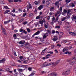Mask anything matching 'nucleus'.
<instances>
[{
	"mask_svg": "<svg viewBox=\"0 0 76 76\" xmlns=\"http://www.w3.org/2000/svg\"><path fill=\"white\" fill-rule=\"evenodd\" d=\"M58 63H59V61H57L55 63L51 62L50 63L47 64V63L45 62L43 64V66H44L45 67L50 66V65H51V64H55V65L56 66V65H57V64H58Z\"/></svg>",
	"mask_w": 76,
	"mask_h": 76,
	"instance_id": "f257e3e1",
	"label": "nucleus"
},
{
	"mask_svg": "<svg viewBox=\"0 0 76 76\" xmlns=\"http://www.w3.org/2000/svg\"><path fill=\"white\" fill-rule=\"evenodd\" d=\"M76 60V58L75 57H73L72 58L70 59L67 60V61H68L70 62V64L71 65H73V64H75L76 62V61H72V60Z\"/></svg>",
	"mask_w": 76,
	"mask_h": 76,
	"instance_id": "f03ea898",
	"label": "nucleus"
},
{
	"mask_svg": "<svg viewBox=\"0 0 76 76\" xmlns=\"http://www.w3.org/2000/svg\"><path fill=\"white\" fill-rule=\"evenodd\" d=\"M28 5H27V11H29V9H31V8H32V6H31V4H30V3L29 2H28Z\"/></svg>",
	"mask_w": 76,
	"mask_h": 76,
	"instance_id": "7ed1b4c3",
	"label": "nucleus"
},
{
	"mask_svg": "<svg viewBox=\"0 0 76 76\" xmlns=\"http://www.w3.org/2000/svg\"><path fill=\"white\" fill-rule=\"evenodd\" d=\"M70 18V15H69V14H68L67 15V16L66 18H64L62 19V21H64L65 20V19H69V18Z\"/></svg>",
	"mask_w": 76,
	"mask_h": 76,
	"instance_id": "20e7f679",
	"label": "nucleus"
},
{
	"mask_svg": "<svg viewBox=\"0 0 76 76\" xmlns=\"http://www.w3.org/2000/svg\"><path fill=\"white\" fill-rule=\"evenodd\" d=\"M52 39L53 41H56L58 39V37H57V36H54Z\"/></svg>",
	"mask_w": 76,
	"mask_h": 76,
	"instance_id": "39448f33",
	"label": "nucleus"
},
{
	"mask_svg": "<svg viewBox=\"0 0 76 76\" xmlns=\"http://www.w3.org/2000/svg\"><path fill=\"white\" fill-rule=\"evenodd\" d=\"M44 35L43 37V39H45V38H47V36H48V33H45V34H44Z\"/></svg>",
	"mask_w": 76,
	"mask_h": 76,
	"instance_id": "423d86ee",
	"label": "nucleus"
},
{
	"mask_svg": "<svg viewBox=\"0 0 76 76\" xmlns=\"http://www.w3.org/2000/svg\"><path fill=\"white\" fill-rule=\"evenodd\" d=\"M20 32H23L24 34H27V32L25 31L22 28H21L20 30Z\"/></svg>",
	"mask_w": 76,
	"mask_h": 76,
	"instance_id": "0eeeda50",
	"label": "nucleus"
},
{
	"mask_svg": "<svg viewBox=\"0 0 76 76\" xmlns=\"http://www.w3.org/2000/svg\"><path fill=\"white\" fill-rule=\"evenodd\" d=\"M6 61V59L5 58H3L1 60H0V63H4Z\"/></svg>",
	"mask_w": 76,
	"mask_h": 76,
	"instance_id": "6e6552de",
	"label": "nucleus"
},
{
	"mask_svg": "<svg viewBox=\"0 0 76 76\" xmlns=\"http://www.w3.org/2000/svg\"><path fill=\"white\" fill-rule=\"evenodd\" d=\"M25 41L24 40L21 41L19 42V44H21L22 45V44H25Z\"/></svg>",
	"mask_w": 76,
	"mask_h": 76,
	"instance_id": "1a4fd4ad",
	"label": "nucleus"
},
{
	"mask_svg": "<svg viewBox=\"0 0 76 76\" xmlns=\"http://www.w3.org/2000/svg\"><path fill=\"white\" fill-rule=\"evenodd\" d=\"M69 6L70 7H75V5L73 3H71L69 4Z\"/></svg>",
	"mask_w": 76,
	"mask_h": 76,
	"instance_id": "9d476101",
	"label": "nucleus"
},
{
	"mask_svg": "<svg viewBox=\"0 0 76 76\" xmlns=\"http://www.w3.org/2000/svg\"><path fill=\"white\" fill-rule=\"evenodd\" d=\"M65 29H71V26H67V27H65Z\"/></svg>",
	"mask_w": 76,
	"mask_h": 76,
	"instance_id": "9b49d317",
	"label": "nucleus"
},
{
	"mask_svg": "<svg viewBox=\"0 0 76 76\" xmlns=\"http://www.w3.org/2000/svg\"><path fill=\"white\" fill-rule=\"evenodd\" d=\"M69 34L72 35V36H75V35H76V34L73 33V32H69Z\"/></svg>",
	"mask_w": 76,
	"mask_h": 76,
	"instance_id": "f8f14e48",
	"label": "nucleus"
},
{
	"mask_svg": "<svg viewBox=\"0 0 76 76\" xmlns=\"http://www.w3.org/2000/svg\"><path fill=\"white\" fill-rule=\"evenodd\" d=\"M43 7H44V6L43 5H40L39 7L38 8V9L39 10H41L43 8Z\"/></svg>",
	"mask_w": 76,
	"mask_h": 76,
	"instance_id": "ddd939ff",
	"label": "nucleus"
},
{
	"mask_svg": "<svg viewBox=\"0 0 76 76\" xmlns=\"http://www.w3.org/2000/svg\"><path fill=\"white\" fill-rule=\"evenodd\" d=\"M43 7H44V6L43 5H40L39 7L38 8V9L39 10H41L43 8Z\"/></svg>",
	"mask_w": 76,
	"mask_h": 76,
	"instance_id": "4468645a",
	"label": "nucleus"
},
{
	"mask_svg": "<svg viewBox=\"0 0 76 76\" xmlns=\"http://www.w3.org/2000/svg\"><path fill=\"white\" fill-rule=\"evenodd\" d=\"M52 76H57V73L56 72H53L51 74Z\"/></svg>",
	"mask_w": 76,
	"mask_h": 76,
	"instance_id": "2eb2a0df",
	"label": "nucleus"
},
{
	"mask_svg": "<svg viewBox=\"0 0 76 76\" xmlns=\"http://www.w3.org/2000/svg\"><path fill=\"white\" fill-rule=\"evenodd\" d=\"M66 72V74L67 75H69V74H70V70H68L66 71H65Z\"/></svg>",
	"mask_w": 76,
	"mask_h": 76,
	"instance_id": "dca6fc26",
	"label": "nucleus"
},
{
	"mask_svg": "<svg viewBox=\"0 0 76 76\" xmlns=\"http://www.w3.org/2000/svg\"><path fill=\"white\" fill-rule=\"evenodd\" d=\"M51 1L50 0H48V1H46V4L47 5H48V4H50V3Z\"/></svg>",
	"mask_w": 76,
	"mask_h": 76,
	"instance_id": "f3484780",
	"label": "nucleus"
},
{
	"mask_svg": "<svg viewBox=\"0 0 76 76\" xmlns=\"http://www.w3.org/2000/svg\"><path fill=\"white\" fill-rule=\"evenodd\" d=\"M54 8L53 7H51L50 8V11L51 12H52V11H54Z\"/></svg>",
	"mask_w": 76,
	"mask_h": 76,
	"instance_id": "a211bd4d",
	"label": "nucleus"
},
{
	"mask_svg": "<svg viewBox=\"0 0 76 76\" xmlns=\"http://www.w3.org/2000/svg\"><path fill=\"white\" fill-rule=\"evenodd\" d=\"M10 21V20H9L7 21H4V24L5 25H6L7 23H9Z\"/></svg>",
	"mask_w": 76,
	"mask_h": 76,
	"instance_id": "6ab92c4d",
	"label": "nucleus"
},
{
	"mask_svg": "<svg viewBox=\"0 0 76 76\" xmlns=\"http://www.w3.org/2000/svg\"><path fill=\"white\" fill-rule=\"evenodd\" d=\"M39 1H38H38H35V2H34V4H35V5H38V4H39Z\"/></svg>",
	"mask_w": 76,
	"mask_h": 76,
	"instance_id": "aec40b11",
	"label": "nucleus"
},
{
	"mask_svg": "<svg viewBox=\"0 0 76 76\" xmlns=\"http://www.w3.org/2000/svg\"><path fill=\"white\" fill-rule=\"evenodd\" d=\"M72 20H73V19H75V20H76V16H74V15H72Z\"/></svg>",
	"mask_w": 76,
	"mask_h": 76,
	"instance_id": "412c9836",
	"label": "nucleus"
},
{
	"mask_svg": "<svg viewBox=\"0 0 76 76\" xmlns=\"http://www.w3.org/2000/svg\"><path fill=\"white\" fill-rule=\"evenodd\" d=\"M65 25L67 26H70V23L69 22H66L65 23Z\"/></svg>",
	"mask_w": 76,
	"mask_h": 76,
	"instance_id": "4be33fe9",
	"label": "nucleus"
},
{
	"mask_svg": "<svg viewBox=\"0 0 76 76\" xmlns=\"http://www.w3.org/2000/svg\"><path fill=\"white\" fill-rule=\"evenodd\" d=\"M71 11H72V9H69L68 10H67V15H68V14H69L68 13H70V12Z\"/></svg>",
	"mask_w": 76,
	"mask_h": 76,
	"instance_id": "5701e85b",
	"label": "nucleus"
},
{
	"mask_svg": "<svg viewBox=\"0 0 76 76\" xmlns=\"http://www.w3.org/2000/svg\"><path fill=\"white\" fill-rule=\"evenodd\" d=\"M40 34V31H38L37 32L35 33V34L36 35H38V34Z\"/></svg>",
	"mask_w": 76,
	"mask_h": 76,
	"instance_id": "b1692460",
	"label": "nucleus"
},
{
	"mask_svg": "<svg viewBox=\"0 0 76 76\" xmlns=\"http://www.w3.org/2000/svg\"><path fill=\"white\" fill-rule=\"evenodd\" d=\"M10 10H7L5 11L4 14H6V13H7L10 12Z\"/></svg>",
	"mask_w": 76,
	"mask_h": 76,
	"instance_id": "393cba45",
	"label": "nucleus"
},
{
	"mask_svg": "<svg viewBox=\"0 0 76 76\" xmlns=\"http://www.w3.org/2000/svg\"><path fill=\"white\" fill-rule=\"evenodd\" d=\"M59 1H57L55 2V4L56 6H58V5H59Z\"/></svg>",
	"mask_w": 76,
	"mask_h": 76,
	"instance_id": "a878e982",
	"label": "nucleus"
},
{
	"mask_svg": "<svg viewBox=\"0 0 76 76\" xmlns=\"http://www.w3.org/2000/svg\"><path fill=\"white\" fill-rule=\"evenodd\" d=\"M28 63V60H26V61H23V63H24V64H27Z\"/></svg>",
	"mask_w": 76,
	"mask_h": 76,
	"instance_id": "bb28decb",
	"label": "nucleus"
},
{
	"mask_svg": "<svg viewBox=\"0 0 76 76\" xmlns=\"http://www.w3.org/2000/svg\"><path fill=\"white\" fill-rule=\"evenodd\" d=\"M23 71V69H19L18 70V72H19V73H21V72H22Z\"/></svg>",
	"mask_w": 76,
	"mask_h": 76,
	"instance_id": "cd10ccee",
	"label": "nucleus"
},
{
	"mask_svg": "<svg viewBox=\"0 0 76 76\" xmlns=\"http://www.w3.org/2000/svg\"><path fill=\"white\" fill-rule=\"evenodd\" d=\"M51 55L50 54H48L46 56V58L47 59V58H49V57H48V56H50Z\"/></svg>",
	"mask_w": 76,
	"mask_h": 76,
	"instance_id": "c85d7f7f",
	"label": "nucleus"
},
{
	"mask_svg": "<svg viewBox=\"0 0 76 76\" xmlns=\"http://www.w3.org/2000/svg\"><path fill=\"white\" fill-rule=\"evenodd\" d=\"M67 41H68L67 40H63V43H66Z\"/></svg>",
	"mask_w": 76,
	"mask_h": 76,
	"instance_id": "c756f323",
	"label": "nucleus"
},
{
	"mask_svg": "<svg viewBox=\"0 0 76 76\" xmlns=\"http://www.w3.org/2000/svg\"><path fill=\"white\" fill-rule=\"evenodd\" d=\"M13 37L14 38V39H16V38H17V37H16V34H14L13 35Z\"/></svg>",
	"mask_w": 76,
	"mask_h": 76,
	"instance_id": "7c9ffc66",
	"label": "nucleus"
},
{
	"mask_svg": "<svg viewBox=\"0 0 76 76\" xmlns=\"http://www.w3.org/2000/svg\"><path fill=\"white\" fill-rule=\"evenodd\" d=\"M1 30H2V31H3L5 30V29H4V28H3V26L1 25Z\"/></svg>",
	"mask_w": 76,
	"mask_h": 76,
	"instance_id": "2f4dec72",
	"label": "nucleus"
},
{
	"mask_svg": "<svg viewBox=\"0 0 76 76\" xmlns=\"http://www.w3.org/2000/svg\"><path fill=\"white\" fill-rule=\"evenodd\" d=\"M40 18V15H39L37 16L36 18V19H39Z\"/></svg>",
	"mask_w": 76,
	"mask_h": 76,
	"instance_id": "473e14b6",
	"label": "nucleus"
},
{
	"mask_svg": "<svg viewBox=\"0 0 76 76\" xmlns=\"http://www.w3.org/2000/svg\"><path fill=\"white\" fill-rule=\"evenodd\" d=\"M33 15H34L33 14V13H31L29 15L30 17H32V16H33Z\"/></svg>",
	"mask_w": 76,
	"mask_h": 76,
	"instance_id": "72a5a7b5",
	"label": "nucleus"
},
{
	"mask_svg": "<svg viewBox=\"0 0 76 76\" xmlns=\"http://www.w3.org/2000/svg\"><path fill=\"white\" fill-rule=\"evenodd\" d=\"M62 10H63V7H61L59 9V11L61 12H62Z\"/></svg>",
	"mask_w": 76,
	"mask_h": 76,
	"instance_id": "f704fd0d",
	"label": "nucleus"
},
{
	"mask_svg": "<svg viewBox=\"0 0 76 76\" xmlns=\"http://www.w3.org/2000/svg\"><path fill=\"white\" fill-rule=\"evenodd\" d=\"M48 53H50V54H53V52L51 51L48 52Z\"/></svg>",
	"mask_w": 76,
	"mask_h": 76,
	"instance_id": "c9c22d12",
	"label": "nucleus"
},
{
	"mask_svg": "<svg viewBox=\"0 0 76 76\" xmlns=\"http://www.w3.org/2000/svg\"><path fill=\"white\" fill-rule=\"evenodd\" d=\"M62 75H66V71H64V72H63L62 73Z\"/></svg>",
	"mask_w": 76,
	"mask_h": 76,
	"instance_id": "e433bc0d",
	"label": "nucleus"
},
{
	"mask_svg": "<svg viewBox=\"0 0 76 76\" xmlns=\"http://www.w3.org/2000/svg\"><path fill=\"white\" fill-rule=\"evenodd\" d=\"M2 32L4 35H6V31L5 30L2 31Z\"/></svg>",
	"mask_w": 76,
	"mask_h": 76,
	"instance_id": "4c0bfd02",
	"label": "nucleus"
},
{
	"mask_svg": "<svg viewBox=\"0 0 76 76\" xmlns=\"http://www.w3.org/2000/svg\"><path fill=\"white\" fill-rule=\"evenodd\" d=\"M55 28H58V29H60V26H56L55 27Z\"/></svg>",
	"mask_w": 76,
	"mask_h": 76,
	"instance_id": "58836bf2",
	"label": "nucleus"
},
{
	"mask_svg": "<svg viewBox=\"0 0 76 76\" xmlns=\"http://www.w3.org/2000/svg\"><path fill=\"white\" fill-rule=\"evenodd\" d=\"M71 0H66L65 1L66 2V3H69V2H70Z\"/></svg>",
	"mask_w": 76,
	"mask_h": 76,
	"instance_id": "ea45409f",
	"label": "nucleus"
},
{
	"mask_svg": "<svg viewBox=\"0 0 76 76\" xmlns=\"http://www.w3.org/2000/svg\"><path fill=\"white\" fill-rule=\"evenodd\" d=\"M35 73V72H34L32 73H31V74L30 75H29V76H33V75H34Z\"/></svg>",
	"mask_w": 76,
	"mask_h": 76,
	"instance_id": "a19ab883",
	"label": "nucleus"
},
{
	"mask_svg": "<svg viewBox=\"0 0 76 76\" xmlns=\"http://www.w3.org/2000/svg\"><path fill=\"white\" fill-rule=\"evenodd\" d=\"M64 13H67V10H64Z\"/></svg>",
	"mask_w": 76,
	"mask_h": 76,
	"instance_id": "79ce46f5",
	"label": "nucleus"
},
{
	"mask_svg": "<svg viewBox=\"0 0 76 76\" xmlns=\"http://www.w3.org/2000/svg\"><path fill=\"white\" fill-rule=\"evenodd\" d=\"M55 20V18L53 17L52 19V21L53 22H55L54 20Z\"/></svg>",
	"mask_w": 76,
	"mask_h": 76,
	"instance_id": "37998d69",
	"label": "nucleus"
},
{
	"mask_svg": "<svg viewBox=\"0 0 76 76\" xmlns=\"http://www.w3.org/2000/svg\"><path fill=\"white\" fill-rule=\"evenodd\" d=\"M27 30L28 32H31V30L29 28H27Z\"/></svg>",
	"mask_w": 76,
	"mask_h": 76,
	"instance_id": "c03bdc74",
	"label": "nucleus"
},
{
	"mask_svg": "<svg viewBox=\"0 0 76 76\" xmlns=\"http://www.w3.org/2000/svg\"><path fill=\"white\" fill-rule=\"evenodd\" d=\"M61 12L59 11L58 12H57V14L60 15V14H61Z\"/></svg>",
	"mask_w": 76,
	"mask_h": 76,
	"instance_id": "a18cd8bd",
	"label": "nucleus"
},
{
	"mask_svg": "<svg viewBox=\"0 0 76 76\" xmlns=\"http://www.w3.org/2000/svg\"><path fill=\"white\" fill-rule=\"evenodd\" d=\"M47 31L49 33V34H51V32L49 30H47Z\"/></svg>",
	"mask_w": 76,
	"mask_h": 76,
	"instance_id": "49530a36",
	"label": "nucleus"
},
{
	"mask_svg": "<svg viewBox=\"0 0 76 76\" xmlns=\"http://www.w3.org/2000/svg\"><path fill=\"white\" fill-rule=\"evenodd\" d=\"M66 50H67V49L64 48L63 49V52H65V51H66Z\"/></svg>",
	"mask_w": 76,
	"mask_h": 76,
	"instance_id": "de8ad7c7",
	"label": "nucleus"
},
{
	"mask_svg": "<svg viewBox=\"0 0 76 76\" xmlns=\"http://www.w3.org/2000/svg\"><path fill=\"white\" fill-rule=\"evenodd\" d=\"M4 8L5 9H10V8H9V7H8L7 6H5Z\"/></svg>",
	"mask_w": 76,
	"mask_h": 76,
	"instance_id": "09e8293b",
	"label": "nucleus"
},
{
	"mask_svg": "<svg viewBox=\"0 0 76 76\" xmlns=\"http://www.w3.org/2000/svg\"><path fill=\"white\" fill-rule=\"evenodd\" d=\"M8 1L10 3H12V2H13V0H8Z\"/></svg>",
	"mask_w": 76,
	"mask_h": 76,
	"instance_id": "8fccbe9b",
	"label": "nucleus"
},
{
	"mask_svg": "<svg viewBox=\"0 0 76 76\" xmlns=\"http://www.w3.org/2000/svg\"><path fill=\"white\" fill-rule=\"evenodd\" d=\"M74 55L75 56H76V49H75L74 51Z\"/></svg>",
	"mask_w": 76,
	"mask_h": 76,
	"instance_id": "3c124183",
	"label": "nucleus"
},
{
	"mask_svg": "<svg viewBox=\"0 0 76 76\" xmlns=\"http://www.w3.org/2000/svg\"><path fill=\"white\" fill-rule=\"evenodd\" d=\"M46 49L47 48L43 50L42 51V53H44L45 52V51L46 50Z\"/></svg>",
	"mask_w": 76,
	"mask_h": 76,
	"instance_id": "603ef678",
	"label": "nucleus"
},
{
	"mask_svg": "<svg viewBox=\"0 0 76 76\" xmlns=\"http://www.w3.org/2000/svg\"><path fill=\"white\" fill-rule=\"evenodd\" d=\"M45 27L47 29V28H48V26L46 24L45 25Z\"/></svg>",
	"mask_w": 76,
	"mask_h": 76,
	"instance_id": "864d4df0",
	"label": "nucleus"
},
{
	"mask_svg": "<svg viewBox=\"0 0 76 76\" xmlns=\"http://www.w3.org/2000/svg\"><path fill=\"white\" fill-rule=\"evenodd\" d=\"M54 51L56 52V53H58V51L57 50H55Z\"/></svg>",
	"mask_w": 76,
	"mask_h": 76,
	"instance_id": "5fc2aeb1",
	"label": "nucleus"
},
{
	"mask_svg": "<svg viewBox=\"0 0 76 76\" xmlns=\"http://www.w3.org/2000/svg\"><path fill=\"white\" fill-rule=\"evenodd\" d=\"M15 9L14 8L13 9V10H12V12H13V13H15Z\"/></svg>",
	"mask_w": 76,
	"mask_h": 76,
	"instance_id": "6e6d98bb",
	"label": "nucleus"
},
{
	"mask_svg": "<svg viewBox=\"0 0 76 76\" xmlns=\"http://www.w3.org/2000/svg\"><path fill=\"white\" fill-rule=\"evenodd\" d=\"M28 70H29V71H31V70H32V69L30 67L28 68Z\"/></svg>",
	"mask_w": 76,
	"mask_h": 76,
	"instance_id": "4d7b16f0",
	"label": "nucleus"
},
{
	"mask_svg": "<svg viewBox=\"0 0 76 76\" xmlns=\"http://www.w3.org/2000/svg\"><path fill=\"white\" fill-rule=\"evenodd\" d=\"M27 22L26 21L24 22L23 23V24H24V25H26V24H27Z\"/></svg>",
	"mask_w": 76,
	"mask_h": 76,
	"instance_id": "13d9d810",
	"label": "nucleus"
},
{
	"mask_svg": "<svg viewBox=\"0 0 76 76\" xmlns=\"http://www.w3.org/2000/svg\"><path fill=\"white\" fill-rule=\"evenodd\" d=\"M56 32L54 30H52V33L53 34H55V33Z\"/></svg>",
	"mask_w": 76,
	"mask_h": 76,
	"instance_id": "bf43d9fd",
	"label": "nucleus"
},
{
	"mask_svg": "<svg viewBox=\"0 0 76 76\" xmlns=\"http://www.w3.org/2000/svg\"><path fill=\"white\" fill-rule=\"evenodd\" d=\"M24 20L23 19H22L20 20V22H23Z\"/></svg>",
	"mask_w": 76,
	"mask_h": 76,
	"instance_id": "052dcab7",
	"label": "nucleus"
},
{
	"mask_svg": "<svg viewBox=\"0 0 76 76\" xmlns=\"http://www.w3.org/2000/svg\"><path fill=\"white\" fill-rule=\"evenodd\" d=\"M43 23V22H45V20L43 19L42 21Z\"/></svg>",
	"mask_w": 76,
	"mask_h": 76,
	"instance_id": "680f3d73",
	"label": "nucleus"
},
{
	"mask_svg": "<svg viewBox=\"0 0 76 76\" xmlns=\"http://www.w3.org/2000/svg\"><path fill=\"white\" fill-rule=\"evenodd\" d=\"M68 54L69 55V56H70L72 54V53L68 52Z\"/></svg>",
	"mask_w": 76,
	"mask_h": 76,
	"instance_id": "e2e57ef3",
	"label": "nucleus"
},
{
	"mask_svg": "<svg viewBox=\"0 0 76 76\" xmlns=\"http://www.w3.org/2000/svg\"><path fill=\"white\" fill-rule=\"evenodd\" d=\"M45 0H43L42 1V3L43 4H45Z\"/></svg>",
	"mask_w": 76,
	"mask_h": 76,
	"instance_id": "0e129e2a",
	"label": "nucleus"
},
{
	"mask_svg": "<svg viewBox=\"0 0 76 76\" xmlns=\"http://www.w3.org/2000/svg\"><path fill=\"white\" fill-rule=\"evenodd\" d=\"M20 59H22L23 58V56H20L19 57Z\"/></svg>",
	"mask_w": 76,
	"mask_h": 76,
	"instance_id": "69168bd1",
	"label": "nucleus"
},
{
	"mask_svg": "<svg viewBox=\"0 0 76 76\" xmlns=\"http://www.w3.org/2000/svg\"><path fill=\"white\" fill-rule=\"evenodd\" d=\"M26 15V13H25L23 15V17H25Z\"/></svg>",
	"mask_w": 76,
	"mask_h": 76,
	"instance_id": "338daca9",
	"label": "nucleus"
},
{
	"mask_svg": "<svg viewBox=\"0 0 76 76\" xmlns=\"http://www.w3.org/2000/svg\"><path fill=\"white\" fill-rule=\"evenodd\" d=\"M56 21L58 20V16H57L56 19Z\"/></svg>",
	"mask_w": 76,
	"mask_h": 76,
	"instance_id": "774afa93",
	"label": "nucleus"
}]
</instances>
